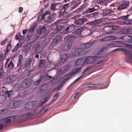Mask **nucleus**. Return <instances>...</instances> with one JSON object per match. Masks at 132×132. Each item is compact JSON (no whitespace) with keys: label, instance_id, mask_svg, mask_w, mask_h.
Instances as JSON below:
<instances>
[{"label":"nucleus","instance_id":"8","mask_svg":"<svg viewBox=\"0 0 132 132\" xmlns=\"http://www.w3.org/2000/svg\"><path fill=\"white\" fill-rule=\"evenodd\" d=\"M61 40V38L60 37H56L54 39L51 45L53 47L54 46L59 44Z\"/></svg>","mask_w":132,"mask_h":132},{"label":"nucleus","instance_id":"42","mask_svg":"<svg viewBox=\"0 0 132 132\" xmlns=\"http://www.w3.org/2000/svg\"><path fill=\"white\" fill-rule=\"evenodd\" d=\"M69 6V4H66L63 5V9L64 10H67Z\"/></svg>","mask_w":132,"mask_h":132},{"label":"nucleus","instance_id":"3","mask_svg":"<svg viewBox=\"0 0 132 132\" xmlns=\"http://www.w3.org/2000/svg\"><path fill=\"white\" fill-rule=\"evenodd\" d=\"M84 61L85 64H89L93 63L97 64L101 63L103 61L96 62L94 56H89L87 57L85 59H84Z\"/></svg>","mask_w":132,"mask_h":132},{"label":"nucleus","instance_id":"62","mask_svg":"<svg viewBox=\"0 0 132 132\" xmlns=\"http://www.w3.org/2000/svg\"><path fill=\"white\" fill-rule=\"evenodd\" d=\"M107 40L105 38V37L104 38H102L100 39V41H107Z\"/></svg>","mask_w":132,"mask_h":132},{"label":"nucleus","instance_id":"44","mask_svg":"<svg viewBox=\"0 0 132 132\" xmlns=\"http://www.w3.org/2000/svg\"><path fill=\"white\" fill-rule=\"evenodd\" d=\"M12 92H13L12 91H7L6 92L5 94L6 95H7L8 97H10L11 95L12 94Z\"/></svg>","mask_w":132,"mask_h":132},{"label":"nucleus","instance_id":"18","mask_svg":"<svg viewBox=\"0 0 132 132\" xmlns=\"http://www.w3.org/2000/svg\"><path fill=\"white\" fill-rule=\"evenodd\" d=\"M44 49L42 45L41 44H38L37 45L36 48V52L37 53L41 52Z\"/></svg>","mask_w":132,"mask_h":132},{"label":"nucleus","instance_id":"28","mask_svg":"<svg viewBox=\"0 0 132 132\" xmlns=\"http://www.w3.org/2000/svg\"><path fill=\"white\" fill-rule=\"evenodd\" d=\"M45 19V15L42 14V13H40L38 15V21L44 20Z\"/></svg>","mask_w":132,"mask_h":132},{"label":"nucleus","instance_id":"43","mask_svg":"<svg viewBox=\"0 0 132 132\" xmlns=\"http://www.w3.org/2000/svg\"><path fill=\"white\" fill-rule=\"evenodd\" d=\"M22 38V36L20 34H18L16 35L15 36V39L16 40H18L20 38Z\"/></svg>","mask_w":132,"mask_h":132},{"label":"nucleus","instance_id":"34","mask_svg":"<svg viewBox=\"0 0 132 132\" xmlns=\"http://www.w3.org/2000/svg\"><path fill=\"white\" fill-rule=\"evenodd\" d=\"M123 23L124 24H132V20H125L123 22Z\"/></svg>","mask_w":132,"mask_h":132},{"label":"nucleus","instance_id":"12","mask_svg":"<svg viewBox=\"0 0 132 132\" xmlns=\"http://www.w3.org/2000/svg\"><path fill=\"white\" fill-rule=\"evenodd\" d=\"M71 66L69 64H68L62 67L60 69V71L62 73H64L66 72L71 67Z\"/></svg>","mask_w":132,"mask_h":132},{"label":"nucleus","instance_id":"29","mask_svg":"<svg viewBox=\"0 0 132 132\" xmlns=\"http://www.w3.org/2000/svg\"><path fill=\"white\" fill-rule=\"evenodd\" d=\"M123 32L126 34H132V28H127L123 30Z\"/></svg>","mask_w":132,"mask_h":132},{"label":"nucleus","instance_id":"48","mask_svg":"<svg viewBox=\"0 0 132 132\" xmlns=\"http://www.w3.org/2000/svg\"><path fill=\"white\" fill-rule=\"evenodd\" d=\"M94 25H96L98 24L101 22V21L100 20H96L94 21Z\"/></svg>","mask_w":132,"mask_h":132},{"label":"nucleus","instance_id":"31","mask_svg":"<svg viewBox=\"0 0 132 132\" xmlns=\"http://www.w3.org/2000/svg\"><path fill=\"white\" fill-rule=\"evenodd\" d=\"M31 43H29L26 45L25 47V50L26 51H29L31 50Z\"/></svg>","mask_w":132,"mask_h":132},{"label":"nucleus","instance_id":"41","mask_svg":"<svg viewBox=\"0 0 132 132\" xmlns=\"http://www.w3.org/2000/svg\"><path fill=\"white\" fill-rule=\"evenodd\" d=\"M95 9L94 7L92 8H89L87 11V13H90L95 11Z\"/></svg>","mask_w":132,"mask_h":132},{"label":"nucleus","instance_id":"9","mask_svg":"<svg viewBox=\"0 0 132 132\" xmlns=\"http://www.w3.org/2000/svg\"><path fill=\"white\" fill-rule=\"evenodd\" d=\"M72 44L71 43H65L62 45V50L65 51L68 50L70 48Z\"/></svg>","mask_w":132,"mask_h":132},{"label":"nucleus","instance_id":"56","mask_svg":"<svg viewBox=\"0 0 132 132\" xmlns=\"http://www.w3.org/2000/svg\"><path fill=\"white\" fill-rule=\"evenodd\" d=\"M19 13H21V12H22L23 11V7H20L19 8Z\"/></svg>","mask_w":132,"mask_h":132},{"label":"nucleus","instance_id":"4","mask_svg":"<svg viewBox=\"0 0 132 132\" xmlns=\"http://www.w3.org/2000/svg\"><path fill=\"white\" fill-rule=\"evenodd\" d=\"M37 103L36 101L29 102L25 104L24 108L27 110H30L36 106Z\"/></svg>","mask_w":132,"mask_h":132},{"label":"nucleus","instance_id":"33","mask_svg":"<svg viewBox=\"0 0 132 132\" xmlns=\"http://www.w3.org/2000/svg\"><path fill=\"white\" fill-rule=\"evenodd\" d=\"M45 63V61L44 60H40L39 65L38 67L41 68L43 67L44 66V64Z\"/></svg>","mask_w":132,"mask_h":132},{"label":"nucleus","instance_id":"26","mask_svg":"<svg viewBox=\"0 0 132 132\" xmlns=\"http://www.w3.org/2000/svg\"><path fill=\"white\" fill-rule=\"evenodd\" d=\"M82 49H79L80 51H79V55H84L87 52L86 49L82 48Z\"/></svg>","mask_w":132,"mask_h":132},{"label":"nucleus","instance_id":"60","mask_svg":"<svg viewBox=\"0 0 132 132\" xmlns=\"http://www.w3.org/2000/svg\"><path fill=\"white\" fill-rule=\"evenodd\" d=\"M89 25L93 26L94 25H95L94 24V21L91 22H89L88 23H87Z\"/></svg>","mask_w":132,"mask_h":132},{"label":"nucleus","instance_id":"51","mask_svg":"<svg viewBox=\"0 0 132 132\" xmlns=\"http://www.w3.org/2000/svg\"><path fill=\"white\" fill-rule=\"evenodd\" d=\"M22 64V61L18 60V62L17 64V67H19L20 65H21Z\"/></svg>","mask_w":132,"mask_h":132},{"label":"nucleus","instance_id":"53","mask_svg":"<svg viewBox=\"0 0 132 132\" xmlns=\"http://www.w3.org/2000/svg\"><path fill=\"white\" fill-rule=\"evenodd\" d=\"M23 58V56L22 55H20L19 57V59L18 60L21 61H22V60Z\"/></svg>","mask_w":132,"mask_h":132},{"label":"nucleus","instance_id":"61","mask_svg":"<svg viewBox=\"0 0 132 132\" xmlns=\"http://www.w3.org/2000/svg\"><path fill=\"white\" fill-rule=\"evenodd\" d=\"M82 77V76H80L78 78H77V79H76L74 81L75 82H77L78 80H79L80 78Z\"/></svg>","mask_w":132,"mask_h":132},{"label":"nucleus","instance_id":"21","mask_svg":"<svg viewBox=\"0 0 132 132\" xmlns=\"http://www.w3.org/2000/svg\"><path fill=\"white\" fill-rule=\"evenodd\" d=\"M84 59L83 58H81L78 59L76 61V64L78 65H83L84 63Z\"/></svg>","mask_w":132,"mask_h":132},{"label":"nucleus","instance_id":"47","mask_svg":"<svg viewBox=\"0 0 132 132\" xmlns=\"http://www.w3.org/2000/svg\"><path fill=\"white\" fill-rule=\"evenodd\" d=\"M7 39H4V40L1 43V45H5L7 42Z\"/></svg>","mask_w":132,"mask_h":132},{"label":"nucleus","instance_id":"17","mask_svg":"<svg viewBox=\"0 0 132 132\" xmlns=\"http://www.w3.org/2000/svg\"><path fill=\"white\" fill-rule=\"evenodd\" d=\"M45 20L47 22H50L52 19V16L49 14L48 12H46L45 13Z\"/></svg>","mask_w":132,"mask_h":132},{"label":"nucleus","instance_id":"2","mask_svg":"<svg viewBox=\"0 0 132 132\" xmlns=\"http://www.w3.org/2000/svg\"><path fill=\"white\" fill-rule=\"evenodd\" d=\"M70 27H67L65 29L64 27L58 26H56V29L58 33L64 34L71 32V30L70 29Z\"/></svg>","mask_w":132,"mask_h":132},{"label":"nucleus","instance_id":"7","mask_svg":"<svg viewBox=\"0 0 132 132\" xmlns=\"http://www.w3.org/2000/svg\"><path fill=\"white\" fill-rule=\"evenodd\" d=\"M20 105V102L19 101H14L11 102L9 106L11 108L14 109L19 107Z\"/></svg>","mask_w":132,"mask_h":132},{"label":"nucleus","instance_id":"59","mask_svg":"<svg viewBox=\"0 0 132 132\" xmlns=\"http://www.w3.org/2000/svg\"><path fill=\"white\" fill-rule=\"evenodd\" d=\"M10 60V59H6V62L5 64V66L6 65L7 63L9 62Z\"/></svg>","mask_w":132,"mask_h":132},{"label":"nucleus","instance_id":"38","mask_svg":"<svg viewBox=\"0 0 132 132\" xmlns=\"http://www.w3.org/2000/svg\"><path fill=\"white\" fill-rule=\"evenodd\" d=\"M63 86V85H62L61 84L57 86L56 87L54 88V90H59Z\"/></svg>","mask_w":132,"mask_h":132},{"label":"nucleus","instance_id":"37","mask_svg":"<svg viewBox=\"0 0 132 132\" xmlns=\"http://www.w3.org/2000/svg\"><path fill=\"white\" fill-rule=\"evenodd\" d=\"M6 81L7 82L11 83L13 82L14 81V80L12 77H9L7 78Z\"/></svg>","mask_w":132,"mask_h":132},{"label":"nucleus","instance_id":"23","mask_svg":"<svg viewBox=\"0 0 132 132\" xmlns=\"http://www.w3.org/2000/svg\"><path fill=\"white\" fill-rule=\"evenodd\" d=\"M116 42H119L120 43L122 44V42L120 41H117L116 42L113 41L111 43L108 44L107 45V47L108 48H111L115 47L114 45V44H116Z\"/></svg>","mask_w":132,"mask_h":132},{"label":"nucleus","instance_id":"45","mask_svg":"<svg viewBox=\"0 0 132 132\" xmlns=\"http://www.w3.org/2000/svg\"><path fill=\"white\" fill-rule=\"evenodd\" d=\"M35 29V25L33 26L29 30V32L31 33Z\"/></svg>","mask_w":132,"mask_h":132},{"label":"nucleus","instance_id":"64","mask_svg":"<svg viewBox=\"0 0 132 132\" xmlns=\"http://www.w3.org/2000/svg\"><path fill=\"white\" fill-rule=\"evenodd\" d=\"M81 69V68H77L75 69V70L76 71H78Z\"/></svg>","mask_w":132,"mask_h":132},{"label":"nucleus","instance_id":"58","mask_svg":"<svg viewBox=\"0 0 132 132\" xmlns=\"http://www.w3.org/2000/svg\"><path fill=\"white\" fill-rule=\"evenodd\" d=\"M27 29H25L23 30L22 31L23 34H25L27 32Z\"/></svg>","mask_w":132,"mask_h":132},{"label":"nucleus","instance_id":"50","mask_svg":"<svg viewBox=\"0 0 132 132\" xmlns=\"http://www.w3.org/2000/svg\"><path fill=\"white\" fill-rule=\"evenodd\" d=\"M6 110L5 109H3L0 111V114H3L5 113V111Z\"/></svg>","mask_w":132,"mask_h":132},{"label":"nucleus","instance_id":"16","mask_svg":"<svg viewBox=\"0 0 132 132\" xmlns=\"http://www.w3.org/2000/svg\"><path fill=\"white\" fill-rule=\"evenodd\" d=\"M48 30L46 29L45 26L43 27H41L37 31V33L38 34H40L43 33L46 34V32L48 31Z\"/></svg>","mask_w":132,"mask_h":132},{"label":"nucleus","instance_id":"24","mask_svg":"<svg viewBox=\"0 0 132 132\" xmlns=\"http://www.w3.org/2000/svg\"><path fill=\"white\" fill-rule=\"evenodd\" d=\"M48 88V87L47 85H43L41 86V87L39 89L40 92L42 93L45 92Z\"/></svg>","mask_w":132,"mask_h":132},{"label":"nucleus","instance_id":"55","mask_svg":"<svg viewBox=\"0 0 132 132\" xmlns=\"http://www.w3.org/2000/svg\"><path fill=\"white\" fill-rule=\"evenodd\" d=\"M5 98V97L4 96V97L1 99V98H0V103H2V102H4V100Z\"/></svg>","mask_w":132,"mask_h":132},{"label":"nucleus","instance_id":"11","mask_svg":"<svg viewBox=\"0 0 132 132\" xmlns=\"http://www.w3.org/2000/svg\"><path fill=\"white\" fill-rule=\"evenodd\" d=\"M124 53L126 55V58L128 60H130L132 59V54L128 50L125 49Z\"/></svg>","mask_w":132,"mask_h":132},{"label":"nucleus","instance_id":"5","mask_svg":"<svg viewBox=\"0 0 132 132\" xmlns=\"http://www.w3.org/2000/svg\"><path fill=\"white\" fill-rule=\"evenodd\" d=\"M106 50V48L103 47L101 48L100 50L94 56L95 60L96 61L98 60L101 57H103L104 53V51Z\"/></svg>","mask_w":132,"mask_h":132},{"label":"nucleus","instance_id":"40","mask_svg":"<svg viewBox=\"0 0 132 132\" xmlns=\"http://www.w3.org/2000/svg\"><path fill=\"white\" fill-rule=\"evenodd\" d=\"M70 78L69 77H68L66 79H64L62 82L61 83L62 85H63V86H64V84L65 83L67 82L69 80Z\"/></svg>","mask_w":132,"mask_h":132},{"label":"nucleus","instance_id":"54","mask_svg":"<svg viewBox=\"0 0 132 132\" xmlns=\"http://www.w3.org/2000/svg\"><path fill=\"white\" fill-rule=\"evenodd\" d=\"M4 73L2 71L1 72L0 71V78H3L4 76Z\"/></svg>","mask_w":132,"mask_h":132},{"label":"nucleus","instance_id":"1","mask_svg":"<svg viewBox=\"0 0 132 132\" xmlns=\"http://www.w3.org/2000/svg\"><path fill=\"white\" fill-rule=\"evenodd\" d=\"M33 115L31 112L21 113L16 116V120L19 122L25 121L31 119Z\"/></svg>","mask_w":132,"mask_h":132},{"label":"nucleus","instance_id":"13","mask_svg":"<svg viewBox=\"0 0 132 132\" xmlns=\"http://www.w3.org/2000/svg\"><path fill=\"white\" fill-rule=\"evenodd\" d=\"M12 119H15L16 120V116H12L9 117H8L4 118L2 119V120L6 123H8L11 121V120Z\"/></svg>","mask_w":132,"mask_h":132},{"label":"nucleus","instance_id":"14","mask_svg":"<svg viewBox=\"0 0 132 132\" xmlns=\"http://www.w3.org/2000/svg\"><path fill=\"white\" fill-rule=\"evenodd\" d=\"M68 56L66 54H63L62 55L61 58L60 60V63H63L67 61Z\"/></svg>","mask_w":132,"mask_h":132},{"label":"nucleus","instance_id":"6","mask_svg":"<svg viewBox=\"0 0 132 132\" xmlns=\"http://www.w3.org/2000/svg\"><path fill=\"white\" fill-rule=\"evenodd\" d=\"M31 83V80L29 78H27L23 80L21 84V86L23 88H26L30 86Z\"/></svg>","mask_w":132,"mask_h":132},{"label":"nucleus","instance_id":"27","mask_svg":"<svg viewBox=\"0 0 132 132\" xmlns=\"http://www.w3.org/2000/svg\"><path fill=\"white\" fill-rule=\"evenodd\" d=\"M43 77V75H40L39 79L36 81H34V84L36 85H38L41 81Z\"/></svg>","mask_w":132,"mask_h":132},{"label":"nucleus","instance_id":"10","mask_svg":"<svg viewBox=\"0 0 132 132\" xmlns=\"http://www.w3.org/2000/svg\"><path fill=\"white\" fill-rule=\"evenodd\" d=\"M45 95L47 97L44 98V101H41V102L42 104L46 102L49 100L52 95V93L51 92V91H48L45 93Z\"/></svg>","mask_w":132,"mask_h":132},{"label":"nucleus","instance_id":"30","mask_svg":"<svg viewBox=\"0 0 132 132\" xmlns=\"http://www.w3.org/2000/svg\"><path fill=\"white\" fill-rule=\"evenodd\" d=\"M83 30V28L82 27H80L76 30L74 31V33L76 35H79L80 34Z\"/></svg>","mask_w":132,"mask_h":132},{"label":"nucleus","instance_id":"25","mask_svg":"<svg viewBox=\"0 0 132 132\" xmlns=\"http://www.w3.org/2000/svg\"><path fill=\"white\" fill-rule=\"evenodd\" d=\"M93 44V43L90 42L87 43L85 44H82V48H84L86 49L89 47Z\"/></svg>","mask_w":132,"mask_h":132},{"label":"nucleus","instance_id":"22","mask_svg":"<svg viewBox=\"0 0 132 132\" xmlns=\"http://www.w3.org/2000/svg\"><path fill=\"white\" fill-rule=\"evenodd\" d=\"M85 18H80L77 20H75V22L77 24H80L84 23L86 21Z\"/></svg>","mask_w":132,"mask_h":132},{"label":"nucleus","instance_id":"52","mask_svg":"<svg viewBox=\"0 0 132 132\" xmlns=\"http://www.w3.org/2000/svg\"><path fill=\"white\" fill-rule=\"evenodd\" d=\"M11 47L10 45H8L6 47V50H7V51H9L11 49Z\"/></svg>","mask_w":132,"mask_h":132},{"label":"nucleus","instance_id":"49","mask_svg":"<svg viewBox=\"0 0 132 132\" xmlns=\"http://www.w3.org/2000/svg\"><path fill=\"white\" fill-rule=\"evenodd\" d=\"M129 16L128 15H127L126 16H123L122 17V19L123 20H127Z\"/></svg>","mask_w":132,"mask_h":132},{"label":"nucleus","instance_id":"32","mask_svg":"<svg viewBox=\"0 0 132 132\" xmlns=\"http://www.w3.org/2000/svg\"><path fill=\"white\" fill-rule=\"evenodd\" d=\"M14 65L12 61L11 60L10 63L7 65L8 68L10 69H12L14 67Z\"/></svg>","mask_w":132,"mask_h":132},{"label":"nucleus","instance_id":"39","mask_svg":"<svg viewBox=\"0 0 132 132\" xmlns=\"http://www.w3.org/2000/svg\"><path fill=\"white\" fill-rule=\"evenodd\" d=\"M60 96V93H58L56 94L54 96L53 101H55L57 97Z\"/></svg>","mask_w":132,"mask_h":132},{"label":"nucleus","instance_id":"36","mask_svg":"<svg viewBox=\"0 0 132 132\" xmlns=\"http://www.w3.org/2000/svg\"><path fill=\"white\" fill-rule=\"evenodd\" d=\"M88 84L89 86H88V87L90 88L95 87L96 86L100 85V84H93L92 82H90Z\"/></svg>","mask_w":132,"mask_h":132},{"label":"nucleus","instance_id":"46","mask_svg":"<svg viewBox=\"0 0 132 132\" xmlns=\"http://www.w3.org/2000/svg\"><path fill=\"white\" fill-rule=\"evenodd\" d=\"M19 45L18 44L16 45V46L15 48L13 49L12 50V51H17L19 48L20 47H19Z\"/></svg>","mask_w":132,"mask_h":132},{"label":"nucleus","instance_id":"63","mask_svg":"<svg viewBox=\"0 0 132 132\" xmlns=\"http://www.w3.org/2000/svg\"><path fill=\"white\" fill-rule=\"evenodd\" d=\"M8 52L9 51H7V50H6L5 52L4 53V55L5 56H7L8 55Z\"/></svg>","mask_w":132,"mask_h":132},{"label":"nucleus","instance_id":"20","mask_svg":"<svg viewBox=\"0 0 132 132\" xmlns=\"http://www.w3.org/2000/svg\"><path fill=\"white\" fill-rule=\"evenodd\" d=\"M65 38L67 39V42L71 43V42L74 40L75 38V37L73 35H69Z\"/></svg>","mask_w":132,"mask_h":132},{"label":"nucleus","instance_id":"15","mask_svg":"<svg viewBox=\"0 0 132 132\" xmlns=\"http://www.w3.org/2000/svg\"><path fill=\"white\" fill-rule=\"evenodd\" d=\"M129 6L128 4L127 3H124L121 4L118 6L117 9L119 10H122L127 9Z\"/></svg>","mask_w":132,"mask_h":132},{"label":"nucleus","instance_id":"35","mask_svg":"<svg viewBox=\"0 0 132 132\" xmlns=\"http://www.w3.org/2000/svg\"><path fill=\"white\" fill-rule=\"evenodd\" d=\"M57 4H55V3L52 4L51 5V9L54 10H58L56 8V7L57 6Z\"/></svg>","mask_w":132,"mask_h":132},{"label":"nucleus","instance_id":"19","mask_svg":"<svg viewBox=\"0 0 132 132\" xmlns=\"http://www.w3.org/2000/svg\"><path fill=\"white\" fill-rule=\"evenodd\" d=\"M79 49L75 48L73 49L71 51V53L73 56H77L79 55Z\"/></svg>","mask_w":132,"mask_h":132},{"label":"nucleus","instance_id":"57","mask_svg":"<svg viewBox=\"0 0 132 132\" xmlns=\"http://www.w3.org/2000/svg\"><path fill=\"white\" fill-rule=\"evenodd\" d=\"M109 37H110V40L115 39V37L113 36H111Z\"/></svg>","mask_w":132,"mask_h":132}]
</instances>
